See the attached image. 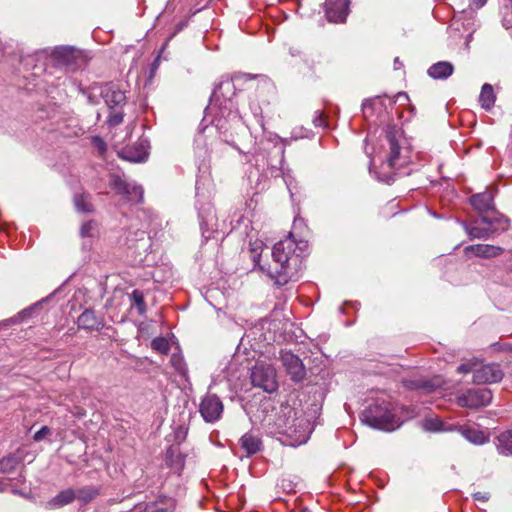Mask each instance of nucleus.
I'll return each mask as SVG.
<instances>
[{
  "label": "nucleus",
  "instance_id": "nucleus-4",
  "mask_svg": "<svg viewBox=\"0 0 512 512\" xmlns=\"http://www.w3.org/2000/svg\"><path fill=\"white\" fill-rule=\"evenodd\" d=\"M362 421L370 427L384 431L395 429L394 415L386 402L370 405L362 414Z\"/></svg>",
  "mask_w": 512,
  "mask_h": 512
},
{
  "label": "nucleus",
  "instance_id": "nucleus-45",
  "mask_svg": "<svg viewBox=\"0 0 512 512\" xmlns=\"http://www.w3.org/2000/svg\"><path fill=\"white\" fill-rule=\"evenodd\" d=\"M18 323H19V317L14 316L12 318H9V319H6V320L0 322V327L14 325V324H18Z\"/></svg>",
  "mask_w": 512,
  "mask_h": 512
},
{
  "label": "nucleus",
  "instance_id": "nucleus-44",
  "mask_svg": "<svg viewBox=\"0 0 512 512\" xmlns=\"http://www.w3.org/2000/svg\"><path fill=\"white\" fill-rule=\"evenodd\" d=\"M132 297L134 299V302L137 304V306L141 310V305L143 304V296H142V294L139 291L135 290L132 293Z\"/></svg>",
  "mask_w": 512,
  "mask_h": 512
},
{
  "label": "nucleus",
  "instance_id": "nucleus-9",
  "mask_svg": "<svg viewBox=\"0 0 512 512\" xmlns=\"http://www.w3.org/2000/svg\"><path fill=\"white\" fill-rule=\"evenodd\" d=\"M150 143L149 140L143 136L139 137L137 141L123 147L117 154L126 161L132 163L145 162L149 156Z\"/></svg>",
  "mask_w": 512,
  "mask_h": 512
},
{
  "label": "nucleus",
  "instance_id": "nucleus-31",
  "mask_svg": "<svg viewBox=\"0 0 512 512\" xmlns=\"http://www.w3.org/2000/svg\"><path fill=\"white\" fill-rule=\"evenodd\" d=\"M423 427L427 431L431 432H441L448 430L445 427V424L443 421H441L439 418H427L424 421Z\"/></svg>",
  "mask_w": 512,
  "mask_h": 512
},
{
  "label": "nucleus",
  "instance_id": "nucleus-38",
  "mask_svg": "<svg viewBox=\"0 0 512 512\" xmlns=\"http://www.w3.org/2000/svg\"><path fill=\"white\" fill-rule=\"evenodd\" d=\"M94 222L93 221H87L85 222L80 229V235L82 237H91L92 236V230L94 229Z\"/></svg>",
  "mask_w": 512,
  "mask_h": 512
},
{
  "label": "nucleus",
  "instance_id": "nucleus-23",
  "mask_svg": "<svg viewBox=\"0 0 512 512\" xmlns=\"http://www.w3.org/2000/svg\"><path fill=\"white\" fill-rule=\"evenodd\" d=\"M454 67L448 61H440L428 69V75L434 79H447L452 75Z\"/></svg>",
  "mask_w": 512,
  "mask_h": 512
},
{
  "label": "nucleus",
  "instance_id": "nucleus-5",
  "mask_svg": "<svg viewBox=\"0 0 512 512\" xmlns=\"http://www.w3.org/2000/svg\"><path fill=\"white\" fill-rule=\"evenodd\" d=\"M481 221L487 224L488 227L483 228L474 224H465V231L471 238L489 239L493 234L506 231L509 227V220L504 216L496 218L481 216Z\"/></svg>",
  "mask_w": 512,
  "mask_h": 512
},
{
  "label": "nucleus",
  "instance_id": "nucleus-14",
  "mask_svg": "<svg viewBox=\"0 0 512 512\" xmlns=\"http://www.w3.org/2000/svg\"><path fill=\"white\" fill-rule=\"evenodd\" d=\"M280 360L293 381L300 382L305 378V366L297 355L291 351H281Z\"/></svg>",
  "mask_w": 512,
  "mask_h": 512
},
{
  "label": "nucleus",
  "instance_id": "nucleus-26",
  "mask_svg": "<svg viewBox=\"0 0 512 512\" xmlns=\"http://www.w3.org/2000/svg\"><path fill=\"white\" fill-rule=\"evenodd\" d=\"M459 431L465 439L476 445L484 444L488 440L484 432L474 428L460 427Z\"/></svg>",
  "mask_w": 512,
  "mask_h": 512
},
{
  "label": "nucleus",
  "instance_id": "nucleus-28",
  "mask_svg": "<svg viewBox=\"0 0 512 512\" xmlns=\"http://www.w3.org/2000/svg\"><path fill=\"white\" fill-rule=\"evenodd\" d=\"M188 433V428L184 424H177L173 427V432L166 436L168 442H172L171 445H179L185 441Z\"/></svg>",
  "mask_w": 512,
  "mask_h": 512
},
{
  "label": "nucleus",
  "instance_id": "nucleus-21",
  "mask_svg": "<svg viewBox=\"0 0 512 512\" xmlns=\"http://www.w3.org/2000/svg\"><path fill=\"white\" fill-rule=\"evenodd\" d=\"M240 446L246 452L247 456L253 455L261 450V439L252 434L246 433L240 438Z\"/></svg>",
  "mask_w": 512,
  "mask_h": 512
},
{
  "label": "nucleus",
  "instance_id": "nucleus-36",
  "mask_svg": "<svg viewBox=\"0 0 512 512\" xmlns=\"http://www.w3.org/2000/svg\"><path fill=\"white\" fill-rule=\"evenodd\" d=\"M162 512H176V500L162 497Z\"/></svg>",
  "mask_w": 512,
  "mask_h": 512
},
{
  "label": "nucleus",
  "instance_id": "nucleus-12",
  "mask_svg": "<svg viewBox=\"0 0 512 512\" xmlns=\"http://www.w3.org/2000/svg\"><path fill=\"white\" fill-rule=\"evenodd\" d=\"M503 376L504 373L499 364H483L474 370L473 383L478 385L497 383L503 379Z\"/></svg>",
  "mask_w": 512,
  "mask_h": 512
},
{
  "label": "nucleus",
  "instance_id": "nucleus-27",
  "mask_svg": "<svg viewBox=\"0 0 512 512\" xmlns=\"http://www.w3.org/2000/svg\"><path fill=\"white\" fill-rule=\"evenodd\" d=\"M76 499L82 504L93 501L99 495V489L95 486H86L75 490Z\"/></svg>",
  "mask_w": 512,
  "mask_h": 512
},
{
  "label": "nucleus",
  "instance_id": "nucleus-30",
  "mask_svg": "<svg viewBox=\"0 0 512 512\" xmlns=\"http://www.w3.org/2000/svg\"><path fill=\"white\" fill-rule=\"evenodd\" d=\"M21 457L16 454H9L0 459V473H11L21 463Z\"/></svg>",
  "mask_w": 512,
  "mask_h": 512
},
{
  "label": "nucleus",
  "instance_id": "nucleus-6",
  "mask_svg": "<svg viewBox=\"0 0 512 512\" xmlns=\"http://www.w3.org/2000/svg\"><path fill=\"white\" fill-rule=\"evenodd\" d=\"M52 57L58 65L72 71L83 68L88 61L87 56L82 50L71 46L56 47L52 52Z\"/></svg>",
  "mask_w": 512,
  "mask_h": 512
},
{
  "label": "nucleus",
  "instance_id": "nucleus-32",
  "mask_svg": "<svg viewBox=\"0 0 512 512\" xmlns=\"http://www.w3.org/2000/svg\"><path fill=\"white\" fill-rule=\"evenodd\" d=\"M256 76H253V75H249V74H243L241 76H234L231 81L227 80V81H222L220 82L218 85H216V87L214 88V91H213V95H217L218 92L224 87V86H227V87H231L233 86V81L234 80H240V79H244V80H252L254 79Z\"/></svg>",
  "mask_w": 512,
  "mask_h": 512
},
{
  "label": "nucleus",
  "instance_id": "nucleus-7",
  "mask_svg": "<svg viewBox=\"0 0 512 512\" xmlns=\"http://www.w3.org/2000/svg\"><path fill=\"white\" fill-rule=\"evenodd\" d=\"M251 382L268 393L276 391L278 387L276 371L270 364L257 363L251 371Z\"/></svg>",
  "mask_w": 512,
  "mask_h": 512
},
{
  "label": "nucleus",
  "instance_id": "nucleus-42",
  "mask_svg": "<svg viewBox=\"0 0 512 512\" xmlns=\"http://www.w3.org/2000/svg\"><path fill=\"white\" fill-rule=\"evenodd\" d=\"M372 105H373L372 100H365L363 102L362 110H363V114L365 115V117L372 115V110H373Z\"/></svg>",
  "mask_w": 512,
  "mask_h": 512
},
{
  "label": "nucleus",
  "instance_id": "nucleus-3",
  "mask_svg": "<svg viewBox=\"0 0 512 512\" xmlns=\"http://www.w3.org/2000/svg\"><path fill=\"white\" fill-rule=\"evenodd\" d=\"M162 357L169 356L166 374L178 387L188 381V370L180 353L179 344L173 334L162 336Z\"/></svg>",
  "mask_w": 512,
  "mask_h": 512
},
{
  "label": "nucleus",
  "instance_id": "nucleus-49",
  "mask_svg": "<svg viewBox=\"0 0 512 512\" xmlns=\"http://www.w3.org/2000/svg\"><path fill=\"white\" fill-rule=\"evenodd\" d=\"M474 499L480 500V501H487L488 496L485 493L477 492L474 494Z\"/></svg>",
  "mask_w": 512,
  "mask_h": 512
},
{
  "label": "nucleus",
  "instance_id": "nucleus-46",
  "mask_svg": "<svg viewBox=\"0 0 512 512\" xmlns=\"http://www.w3.org/2000/svg\"><path fill=\"white\" fill-rule=\"evenodd\" d=\"M151 347L156 352H160V337H156L152 340Z\"/></svg>",
  "mask_w": 512,
  "mask_h": 512
},
{
  "label": "nucleus",
  "instance_id": "nucleus-41",
  "mask_svg": "<svg viewBox=\"0 0 512 512\" xmlns=\"http://www.w3.org/2000/svg\"><path fill=\"white\" fill-rule=\"evenodd\" d=\"M159 61H160V51L157 53V55L155 56L154 61L152 63V66H151V69H150V74H149V77H148L149 81H151L155 77Z\"/></svg>",
  "mask_w": 512,
  "mask_h": 512
},
{
  "label": "nucleus",
  "instance_id": "nucleus-40",
  "mask_svg": "<svg viewBox=\"0 0 512 512\" xmlns=\"http://www.w3.org/2000/svg\"><path fill=\"white\" fill-rule=\"evenodd\" d=\"M313 124L315 127H326V121L324 118V114L320 111L315 112V116L313 118Z\"/></svg>",
  "mask_w": 512,
  "mask_h": 512
},
{
  "label": "nucleus",
  "instance_id": "nucleus-13",
  "mask_svg": "<svg viewBox=\"0 0 512 512\" xmlns=\"http://www.w3.org/2000/svg\"><path fill=\"white\" fill-rule=\"evenodd\" d=\"M398 135L399 132L395 129V127H388L385 132L386 144H384L383 147L388 150L385 164L390 169L400 165L399 160L401 158V147L398 143Z\"/></svg>",
  "mask_w": 512,
  "mask_h": 512
},
{
  "label": "nucleus",
  "instance_id": "nucleus-22",
  "mask_svg": "<svg viewBox=\"0 0 512 512\" xmlns=\"http://www.w3.org/2000/svg\"><path fill=\"white\" fill-rule=\"evenodd\" d=\"M76 500V492L68 488L59 492L55 497L48 501L47 505L51 509H56L68 505Z\"/></svg>",
  "mask_w": 512,
  "mask_h": 512
},
{
  "label": "nucleus",
  "instance_id": "nucleus-29",
  "mask_svg": "<svg viewBox=\"0 0 512 512\" xmlns=\"http://www.w3.org/2000/svg\"><path fill=\"white\" fill-rule=\"evenodd\" d=\"M73 201L78 212L91 213L93 211V205L91 203V197L89 194H76Z\"/></svg>",
  "mask_w": 512,
  "mask_h": 512
},
{
  "label": "nucleus",
  "instance_id": "nucleus-48",
  "mask_svg": "<svg viewBox=\"0 0 512 512\" xmlns=\"http://www.w3.org/2000/svg\"><path fill=\"white\" fill-rule=\"evenodd\" d=\"M185 25H186V23L184 21L179 22L177 24L176 30L170 35L169 39L173 38L176 35V33H178L179 31H181L184 28Z\"/></svg>",
  "mask_w": 512,
  "mask_h": 512
},
{
  "label": "nucleus",
  "instance_id": "nucleus-11",
  "mask_svg": "<svg viewBox=\"0 0 512 512\" xmlns=\"http://www.w3.org/2000/svg\"><path fill=\"white\" fill-rule=\"evenodd\" d=\"M109 185L118 194L125 196L128 201L139 202L143 197L141 186L126 182L117 174H110Z\"/></svg>",
  "mask_w": 512,
  "mask_h": 512
},
{
  "label": "nucleus",
  "instance_id": "nucleus-8",
  "mask_svg": "<svg viewBox=\"0 0 512 512\" xmlns=\"http://www.w3.org/2000/svg\"><path fill=\"white\" fill-rule=\"evenodd\" d=\"M492 401V392L488 388L468 389L456 398L458 406L478 409L488 406Z\"/></svg>",
  "mask_w": 512,
  "mask_h": 512
},
{
  "label": "nucleus",
  "instance_id": "nucleus-16",
  "mask_svg": "<svg viewBox=\"0 0 512 512\" xmlns=\"http://www.w3.org/2000/svg\"><path fill=\"white\" fill-rule=\"evenodd\" d=\"M349 0H326L325 15L329 22L343 23L349 13Z\"/></svg>",
  "mask_w": 512,
  "mask_h": 512
},
{
  "label": "nucleus",
  "instance_id": "nucleus-35",
  "mask_svg": "<svg viewBox=\"0 0 512 512\" xmlns=\"http://www.w3.org/2000/svg\"><path fill=\"white\" fill-rule=\"evenodd\" d=\"M40 307H41V303H40V302H38V303H35V304H33L32 306H30V307H28V308H26V309L22 310L21 312H19V313L16 315V317H19V323H20L21 321H23L24 319L31 317V316H32V314H33L36 310L40 309Z\"/></svg>",
  "mask_w": 512,
  "mask_h": 512
},
{
  "label": "nucleus",
  "instance_id": "nucleus-43",
  "mask_svg": "<svg viewBox=\"0 0 512 512\" xmlns=\"http://www.w3.org/2000/svg\"><path fill=\"white\" fill-rule=\"evenodd\" d=\"M378 179L387 184H391L394 181V174H392V173L378 174Z\"/></svg>",
  "mask_w": 512,
  "mask_h": 512
},
{
  "label": "nucleus",
  "instance_id": "nucleus-47",
  "mask_svg": "<svg viewBox=\"0 0 512 512\" xmlns=\"http://www.w3.org/2000/svg\"><path fill=\"white\" fill-rule=\"evenodd\" d=\"M470 4L479 9L486 4V0H470Z\"/></svg>",
  "mask_w": 512,
  "mask_h": 512
},
{
  "label": "nucleus",
  "instance_id": "nucleus-24",
  "mask_svg": "<svg viewBox=\"0 0 512 512\" xmlns=\"http://www.w3.org/2000/svg\"><path fill=\"white\" fill-rule=\"evenodd\" d=\"M496 448L503 456H512V429L500 433L496 438Z\"/></svg>",
  "mask_w": 512,
  "mask_h": 512
},
{
  "label": "nucleus",
  "instance_id": "nucleus-20",
  "mask_svg": "<svg viewBox=\"0 0 512 512\" xmlns=\"http://www.w3.org/2000/svg\"><path fill=\"white\" fill-rule=\"evenodd\" d=\"M470 203L480 213L493 209V196L490 192L478 193L470 198Z\"/></svg>",
  "mask_w": 512,
  "mask_h": 512
},
{
  "label": "nucleus",
  "instance_id": "nucleus-50",
  "mask_svg": "<svg viewBox=\"0 0 512 512\" xmlns=\"http://www.w3.org/2000/svg\"><path fill=\"white\" fill-rule=\"evenodd\" d=\"M394 65H395V69H398V65H401L400 61H399V58H395L394 60Z\"/></svg>",
  "mask_w": 512,
  "mask_h": 512
},
{
  "label": "nucleus",
  "instance_id": "nucleus-34",
  "mask_svg": "<svg viewBox=\"0 0 512 512\" xmlns=\"http://www.w3.org/2000/svg\"><path fill=\"white\" fill-rule=\"evenodd\" d=\"M479 362L477 359H472L466 363H462L461 365L458 366L457 368V371L459 373H470V372H473L474 373V370L477 368Z\"/></svg>",
  "mask_w": 512,
  "mask_h": 512
},
{
  "label": "nucleus",
  "instance_id": "nucleus-25",
  "mask_svg": "<svg viewBox=\"0 0 512 512\" xmlns=\"http://www.w3.org/2000/svg\"><path fill=\"white\" fill-rule=\"evenodd\" d=\"M495 94L492 85L485 83L479 95V102L481 107L485 110H490L495 104Z\"/></svg>",
  "mask_w": 512,
  "mask_h": 512
},
{
  "label": "nucleus",
  "instance_id": "nucleus-53",
  "mask_svg": "<svg viewBox=\"0 0 512 512\" xmlns=\"http://www.w3.org/2000/svg\"><path fill=\"white\" fill-rule=\"evenodd\" d=\"M3 490H4V487H2V486L0 485V491H3Z\"/></svg>",
  "mask_w": 512,
  "mask_h": 512
},
{
  "label": "nucleus",
  "instance_id": "nucleus-10",
  "mask_svg": "<svg viewBox=\"0 0 512 512\" xmlns=\"http://www.w3.org/2000/svg\"><path fill=\"white\" fill-rule=\"evenodd\" d=\"M224 411V405L216 394H206L199 405V412L207 423H215L220 420Z\"/></svg>",
  "mask_w": 512,
  "mask_h": 512
},
{
  "label": "nucleus",
  "instance_id": "nucleus-15",
  "mask_svg": "<svg viewBox=\"0 0 512 512\" xmlns=\"http://www.w3.org/2000/svg\"><path fill=\"white\" fill-rule=\"evenodd\" d=\"M99 94L110 110L122 108L126 104L125 92L114 83L102 84L99 87Z\"/></svg>",
  "mask_w": 512,
  "mask_h": 512
},
{
  "label": "nucleus",
  "instance_id": "nucleus-19",
  "mask_svg": "<svg viewBox=\"0 0 512 512\" xmlns=\"http://www.w3.org/2000/svg\"><path fill=\"white\" fill-rule=\"evenodd\" d=\"M77 324L80 329L92 331L100 330L104 326V321L93 310L86 309L78 317Z\"/></svg>",
  "mask_w": 512,
  "mask_h": 512
},
{
  "label": "nucleus",
  "instance_id": "nucleus-18",
  "mask_svg": "<svg viewBox=\"0 0 512 512\" xmlns=\"http://www.w3.org/2000/svg\"><path fill=\"white\" fill-rule=\"evenodd\" d=\"M504 249L500 246L489 244H475L465 247L464 253L467 257L475 256L480 258H494L501 255Z\"/></svg>",
  "mask_w": 512,
  "mask_h": 512
},
{
  "label": "nucleus",
  "instance_id": "nucleus-17",
  "mask_svg": "<svg viewBox=\"0 0 512 512\" xmlns=\"http://www.w3.org/2000/svg\"><path fill=\"white\" fill-rule=\"evenodd\" d=\"M187 451L179 445H170L166 453V464L176 474H180L185 465Z\"/></svg>",
  "mask_w": 512,
  "mask_h": 512
},
{
  "label": "nucleus",
  "instance_id": "nucleus-33",
  "mask_svg": "<svg viewBox=\"0 0 512 512\" xmlns=\"http://www.w3.org/2000/svg\"><path fill=\"white\" fill-rule=\"evenodd\" d=\"M123 116L122 108H114L110 110L107 122L110 126H117L123 122Z\"/></svg>",
  "mask_w": 512,
  "mask_h": 512
},
{
  "label": "nucleus",
  "instance_id": "nucleus-52",
  "mask_svg": "<svg viewBox=\"0 0 512 512\" xmlns=\"http://www.w3.org/2000/svg\"><path fill=\"white\" fill-rule=\"evenodd\" d=\"M300 512H311V511L305 508V509H302Z\"/></svg>",
  "mask_w": 512,
  "mask_h": 512
},
{
  "label": "nucleus",
  "instance_id": "nucleus-39",
  "mask_svg": "<svg viewBox=\"0 0 512 512\" xmlns=\"http://www.w3.org/2000/svg\"><path fill=\"white\" fill-rule=\"evenodd\" d=\"M51 434V430L49 427L47 426H43L39 431H37L34 436H33V439L37 442L43 440L46 436L50 435Z\"/></svg>",
  "mask_w": 512,
  "mask_h": 512
},
{
  "label": "nucleus",
  "instance_id": "nucleus-1",
  "mask_svg": "<svg viewBox=\"0 0 512 512\" xmlns=\"http://www.w3.org/2000/svg\"><path fill=\"white\" fill-rule=\"evenodd\" d=\"M306 248V241L296 242L291 235L274 245L272 250L274 265L270 267L269 275L278 285H285L296 277Z\"/></svg>",
  "mask_w": 512,
  "mask_h": 512
},
{
  "label": "nucleus",
  "instance_id": "nucleus-51",
  "mask_svg": "<svg viewBox=\"0 0 512 512\" xmlns=\"http://www.w3.org/2000/svg\"><path fill=\"white\" fill-rule=\"evenodd\" d=\"M420 387H421V388H423V389H425V390H427V391H431V386H429V385H426V384H425V385H422V386H420Z\"/></svg>",
  "mask_w": 512,
  "mask_h": 512
},
{
  "label": "nucleus",
  "instance_id": "nucleus-2",
  "mask_svg": "<svg viewBox=\"0 0 512 512\" xmlns=\"http://www.w3.org/2000/svg\"><path fill=\"white\" fill-rule=\"evenodd\" d=\"M313 419V415L299 413L289 405L281 406L271 432L286 436L289 445L298 446L308 441L315 426Z\"/></svg>",
  "mask_w": 512,
  "mask_h": 512
},
{
  "label": "nucleus",
  "instance_id": "nucleus-37",
  "mask_svg": "<svg viewBox=\"0 0 512 512\" xmlns=\"http://www.w3.org/2000/svg\"><path fill=\"white\" fill-rule=\"evenodd\" d=\"M94 148L97 150L100 156H103L107 151L106 143L100 137H94L92 139Z\"/></svg>",
  "mask_w": 512,
  "mask_h": 512
}]
</instances>
